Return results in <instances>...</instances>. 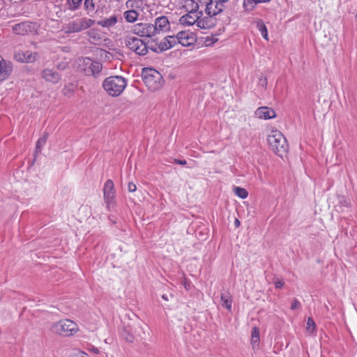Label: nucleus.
Instances as JSON below:
<instances>
[{"label":"nucleus","mask_w":357,"mask_h":357,"mask_svg":"<svg viewBox=\"0 0 357 357\" xmlns=\"http://www.w3.org/2000/svg\"><path fill=\"white\" fill-rule=\"evenodd\" d=\"M183 7L188 12H199V6L198 3L194 0H185Z\"/></svg>","instance_id":"obj_25"},{"label":"nucleus","mask_w":357,"mask_h":357,"mask_svg":"<svg viewBox=\"0 0 357 357\" xmlns=\"http://www.w3.org/2000/svg\"><path fill=\"white\" fill-rule=\"evenodd\" d=\"M42 77L47 82L57 84L61 80L60 74L52 68H45L41 72Z\"/></svg>","instance_id":"obj_17"},{"label":"nucleus","mask_w":357,"mask_h":357,"mask_svg":"<svg viewBox=\"0 0 357 357\" xmlns=\"http://www.w3.org/2000/svg\"><path fill=\"white\" fill-rule=\"evenodd\" d=\"M103 195L105 196H114L115 190L114 183L112 180L108 179L106 181L103 188Z\"/></svg>","instance_id":"obj_24"},{"label":"nucleus","mask_w":357,"mask_h":357,"mask_svg":"<svg viewBox=\"0 0 357 357\" xmlns=\"http://www.w3.org/2000/svg\"><path fill=\"white\" fill-rule=\"evenodd\" d=\"M3 0H0V10L1 9V8L3 7Z\"/></svg>","instance_id":"obj_50"},{"label":"nucleus","mask_w":357,"mask_h":357,"mask_svg":"<svg viewBox=\"0 0 357 357\" xmlns=\"http://www.w3.org/2000/svg\"><path fill=\"white\" fill-rule=\"evenodd\" d=\"M202 11L200 12H188L181 16L179 19L181 24L184 26L197 25L199 17L202 16Z\"/></svg>","instance_id":"obj_12"},{"label":"nucleus","mask_w":357,"mask_h":357,"mask_svg":"<svg viewBox=\"0 0 357 357\" xmlns=\"http://www.w3.org/2000/svg\"><path fill=\"white\" fill-rule=\"evenodd\" d=\"M217 40H218V39L216 38H211L209 37H207L205 40V43H206L207 45H210Z\"/></svg>","instance_id":"obj_41"},{"label":"nucleus","mask_w":357,"mask_h":357,"mask_svg":"<svg viewBox=\"0 0 357 357\" xmlns=\"http://www.w3.org/2000/svg\"><path fill=\"white\" fill-rule=\"evenodd\" d=\"M153 30L155 35L162 32L167 31L170 29V23L167 16L161 15L155 19L154 24H152Z\"/></svg>","instance_id":"obj_10"},{"label":"nucleus","mask_w":357,"mask_h":357,"mask_svg":"<svg viewBox=\"0 0 357 357\" xmlns=\"http://www.w3.org/2000/svg\"><path fill=\"white\" fill-rule=\"evenodd\" d=\"M268 84L267 78L263 76H260L258 81V85L262 88L266 89Z\"/></svg>","instance_id":"obj_36"},{"label":"nucleus","mask_w":357,"mask_h":357,"mask_svg":"<svg viewBox=\"0 0 357 357\" xmlns=\"http://www.w3.org/2000/svg\"><path fill=\"white\" fill-rule=\"evenodd\" d=\"M271 0H255V2L257 4L260 3H268L270 2Z\"/></svg>","instance_id":"obj_46"},{"label":"nucleus","mask_w":357,"mask_h":357,"mask_svg":"<svg viewBox=\"0 0 357 357\" xmlns=\"http://www.w3.org/2000/svg\"><path fill=\"white\" fill-rule=\"evenodd\" d=\"M255 0H243V6L247 12L252 11L255 8Z\"/></svg>","instance_id":"obj_32"},{"label":"nucleus","mask_w":357,"mask_h":357,"mask_svg":"<svg viewBox=\"0 0 357 357\" xmlns=\"http://www.w3.org/2000/svg\"><path fill=\"white\" fill-rule=\"evenodd\" d=\"M271 149L279 156H282L288 151L289 146L283 134L278 130H272L267 137Z\"/></svg>","instance_id":"obj_2"},{"label":"nucleus","mask_w":357,"mask_h":357,"mask_svg":"<svg viewBox=\"0 0 357 357\" xmlns=\"http://www.w3.org/2000/svg\"><path fill=\"white\" fill-rule=\"evenodd\" d=\"M162 298L164 300H165V301H167V300H168V298H167V295H165V294H164V295H162Z\"/></svg>","instance_id":"obj_49"},{"label":"nucleus","mask_w":357,"mask_h":357,"mask_svg":"<svg viewBox=\"0 0 357 357\" xmlns=\"http://www.w3.org/2000/svg\"><path fill=\"white\" fill-rule=\"evenodd\" d=\"M256 117L261 119H271L276 116L275 112L268 107H260L255 112Z\"/></svg>","instance_id":"obj_18"},{"label":"nucleus","mask_w":357,"mask_h":357,"mask_svg":"<svg viewBox=\"0 0 357 357\" xmlns=\"http://www.w3.org/2000/svg\"><path fill=\"white\" fill-rule=\"evenodd\" d=\"M175 36L176 44L179 43L183 47H189L196 41L194 33L189 31H180Z\"/></svg>","instance_id":"obj_11"},{"label":"nucleus","mask_w":357,"mask_h":357,"mask_svg":"<svg viewBox=\"0 0 357 357\" xmlns=\"http://www.w3.org/2000/svg\"><path fill=\"white\" fill-rule=\"evenodd\" d=\"M142 77L144 84L151 91L159 90L164 84L162 75L158 70L151 68H143Z\"/></svg>","instance_id":"obj_1"},{"label":"nucleus","mask_w":357,"mask_h":357,"mask_svg":"<svg viewBox=\"0 0 357 357\" xmlns=\"http://www.w3.org/2000/svg\"><path fill=\"white\" fill-rule=\"evenodd\" d=\"M284 282L282 280H277L275 282V287L277 289H281L284 287Z\"/></svg>","instance_id":"obj_40"},{"label":"nucleus","mask_w":357,"mask_h":357,"mask_svg":"<svg viewBox=\"0 0 357 357\" xmlns=\"http://www.w3.org/2000/svg\"><path fill=\"white\" fill-rule=\"evenodd\" d=\"M300 307H301V303L296 298H294V300L291 303V309L294 310Z\"/></svg>","instance_id":"obj_37"},{"label":"nucleus","mask_w":357,"mask_h":357,"mask_svg":"<svg viewBox=\"0 0 357 357\" xmlns=\"http://www.w3.org/2000/svg\"><path fill=\"white\" fill-rule=\"evenodd\" d=\"M205 13L215 17V16L222 13L225 8V5L217 0H206Z\"/></svg>","instance_id":"obj_9"},{"label":"nucleus","mask_w":357,"mask_h":357,"mask_svg":"<svg viewBox=\"0 0 357 357\" xmlns=\"http://www.w3.org/2000/svg\"><path fill=\"white\" fill-rule=\"evenodd\" d=\"M52 332L64 337L75 335L78 331L77 324L70 319H63L54 323L52 326Z\"/></svg>","instance_id":"obj_5"},{"label":"nucleus","mask_w":357,"mask_h":357,"mask_svg":"<svg viewBox=\"0 0 357 357\" xmlns=\"http://www.w3.org/2000/svg\"><path fill=\"white\" fill-rule=\"evenodd\" d=\"M118 22L117 17L115 15L109 17L103 18L98 22V24L102 27L110 29L114 27Z\"/></svg>","instance_id":"obj_20"},{"label":"nucleus","mask_w":357,"mask_h":357,"mask_svg":"<svg viewBox=\"0 0 357 357\" xmlns=\"http://www.w3.org/2000/svg\"><path fill=\"white\" fill-rule=\"evenodd\" d=\"M235 225L236 227H238L240 225V221L238 219H236L235 220Z\"/></svg>","instance_id":"obj_48"},{"label":"nucleus","mask_w":357,"mask_h":357,"mask_svg":"<svg viewBox=\"0 0 357 357\" xmlns=\"http://www.w3.org/2000/svg\"><path fill=\"white\" fill-rule=\"evenodd\" d=\"M132 31L133 33L141 37L151 38L155 36L153 26L151 23H137L132 26Z\"/></svg>","instance_id":"obj_8"},{"label":"nucleus","mask_w":357,"mask_h":357,"mask_svg":"<svg viewBox=\"0 0 357 357\" xmlns=\"http://www.w3.org/2000/svg\"><path fill=\"white\" fill-rule=\"evenodd\" d=\"M149 50H151L153 52H162L163 50H159L160 43H154L153 41L150 44L148 43Z\"/></svg>","instance_id":"obj_34"},{"label":"nucleus","mask_w":357,"mask_h":357,"mask_svg":"<svg viewBox=\"0 0 357 357\" xmlns=\"http://www.w3.org/2000/svg\"><path fill=\"white\" fill-rule=\"evenodd\" d=\"M315 323L312 317H308L307 321V330L309 331H314L315 329Z\"/></svg>","instance_id":"obj_35"},{"label":"nucleus","mask_w":357,"mask_h":357,"mask_svg":"<svg viewBox=\"0 0 357 357\" xmlns=\"http://www.w3.org/2000/svg\"><path fill=\"white\" fill-rule=\"evenodd\" d=\"M13 72V65L10 61L0 55V82L6 79Z\"/></svg>","instance_id":"obj_13"},{"label":"nucleus","mask_w":357,"mask_h":357,"mask_svg":"<svg viewBox=\"0 0 357 357\" xmlns=\"http://www.w3.org/2000/svg\"><path fill=\"white\" fill-rule=\"evenodd\" d=\"M37 54L30 51H18L15 53L14 58L16 61L22 63H32L36 61Z\"/></svg>","instance_id":"obj_16"},{"label":"nucleus","mask_w":357,"mask_h":357,"mask_svg":"<svg viewBox=\"0 0 357 357\" xmlns=\"http://www.w3.org/2000/svg\"><path fill=\"white\" fill-rule=\"evenodd\" d=\"M89 351L96 354H98L99 353V349L94 346H91L89 349Z\"/></svg>","instance_id":"obj_43"},{"label":"nucleus","mask_w":357,"mask_h":357,"mask_svg":"<svg viewBox=\"0 0 357 357\" xmlns=\"http://www.w3.org/2000/svg\"><path fill=\"white\" fill-rule=\"evenodd\" d=\"M217 24V20L213 16L207 15L205 17H199L197 20V26L202 29H211Z\"/></svg>","instance_id":"obj_15"},{"label":"nucleus","mask_w":357,"mask_h":357,"mask_svg":"<svg viewBox=\"0 0 357 357\" xmlns=\"http://www.w3.org/2000/svg\"><path fill=\"white\" fill-rule=\"evenodd\" d=\"M114 198H115V195L104 197V201H105V202L107 205V208L109 211H110L111 208H114V206H115Z\"/></svg>","instance_id":"obj_33"},{"label":"nucleus","mask_w":357,"mask_h":357,"mask_svg":"<svg viewBox=\"0 0 357 357\" xmlns=\"http://www.w3.org/2000/svg\"><path fill=\"white\" fill-rule=\"evenodd\" d=\"M84 8L87 14L93 13L96 9L94 0H84Z\"/></svg>","instance_id":"obj_27"},{"label":"nucleus","mask_w":357,"mask_h":357,"mask_svg":"<svg viewBox=\"0 0 357 357\" xmlns=\"http://www.w3.org/2000/svg\"><path fill=\"white\" fill-rule=\"evenodd\" d=\"M48 133L45 132L41 137H40L38 141L36 142V153H40L41 152V149L43 146L46 144L47 138H48Z\"/></svg>","instance_id":"obj_26"},{"label":"nucleus","mask_w":357,"mask_h":357,"mask_svg":"<svg viewBox=\"0 0 357 357\" xmlns=\"http://www.w3.org/2000/svg\"><path fill=\"white\" fill-rule=\"evenodd\" d=\"M160 43L159 50H167L174 47L176 44L175 36H167L163 38Z\"/></svg>","instance_id":"obj_19"},{"label":"nucleus","mask_w":357,"mask_h":357,"mask_svg":"<svg viewBox=\"0 0 357 357\" xmlns=\"http://www.w3.org/2000/svg\"><path fill=\"white\" fill-rule=\"evenodd\" d=\"M145 1L148 2V1H152L153 5H155V6H162L163 5L164 3L166 2V0H144Z\"/></svg>","instance_id":"obj_38"},{"label":"nucleus","mask_w":357,"mask_h":357,"mask_svg":"<svg viewBox=\"0 0 357 357\" xmlns=\"http://www.w3.org/2000/svg\"><path fill=\"white\" fill-rule=\"evenodd\" d=\"M94 33H95L94 31H89V35L90 36V38H93L94 39H96V36H93Z\"/></svg>","instance_id":"obj_47"},{"label":"nucleus","mask_w":357,"mask_h":357,"mask_svg":"<svg viewBox=\"0 0 357 357\" xmlns=\"http://www.w3.org/2000/svg\"><path fill=\"white\" fill-rule=\"evenodd\" d=\"M256 27L261 33V36L266 40H268V34L267 27L262 20L258 19L255 21Z\"/></svg>","instance_id":"obj_23"},{"label":"nucleus","mask_w":357,"mask_h":357,"mask_svg":"<svg viewBox=\"0 0 357 357\" xmlns=\"http://www.w3.org/2000/svg\"><path fill=\"white\" fill-rule=\"evenodd\" d=\"M81 62L79 66L86 75L97 76L102 69L100 62L93 61L88 57L82 59Z\"/></svg>","instance_id":"obj_7"},{"label":"nucleus","mask_w":357,"mask_h":357,"mask_svg":"<svg viewBox=\"0 0 357 357\" xmlns=\"http://www.w3.org/2000/svg\"><path fill=\"white\" fill-rule=\"evenodd\" d=\"M75 86L73 84H68L64 86L63 89V93L66 96L70 97L73 95Z\"/></svg>","instance_id":"obj_30"},{"label":"nucleus","mask_w":357,"mask_h":357,"mask_svg":"<svg viewBox=\"0 0 357 357\" xmlns=\"http://www.w3.org/2000/svg\"><path fill=\"white\" fill-rule=\"evenodd\" d=\"M259 342V331L257 327H254L252 329L251 342L253 344V347H255V344H258Z\"/></svg>","instance_id":"obj_31"},{"label":"nucleus","mask_w":357,"mask_h":357,"mask_svg":"<svg viewBox=\"0 0 357 357\" xmlns=\"http://www.w3.org/2000/svg\"><path fill=\"white\" fill-rule=\"evenodd\" d=\"M95 21L84 17H77L69 21L64 26V32L67 34L75 33L86 30L94 25Z\"/></svg>","instance_id":"obj_4"},{"label":"nucleus","mask_w":357,"mask_h":357,"mask_svg":"<svg viewBox=\"0 0 357 357\" xmlns=\"http://www.w3.org/2000/svg\"><path fill=\"white\" fill-rule=\"evenodd\" d=\"M128 190L129 192H133L136 191L137 186H136V185L134 183L129 182L128 185Z\"/></svg>","instance_id":"obj_39"},{"label":"nucleus","mask_w":357,"mask_h":357,"mask_svg":"<svg viewBox=\"0 0 357 357\" xmlns=\"http://www.w3.org/2000/svg\"><path fill=\"white\" fill-rule=\"evenodd\" d=\"M35 29V24L29 22H24L13 26V31L18 35H26Z\"/></svg>","instance_id":"obj_14"},{"label":"nucleus","mask_w":357,"mask_h":357,"mask_svg":"<svg viewBox=\"0 0 357 357\" xmlns=\"http://www.w3.org/2000/svg\"><path fill=\"white\" fill-rule=\"evenodd\" d=\"M124 43L127 48L139 56H144L149 52L148 43L141 38L126 36L124 38Z\"/></svg>","instance_id":"obj_6"},{"label":"nucleus","mask_w":357,"mask_h":357,"mask_svg":"<svg viewBox=\"0 0 357 357\" xmlns=\"http://www.w3.org/2000/svg\"><path fill=\"white\" fill-rule=\"evenodd\" d=\"M234 192L236 196H238V197H240L241 199H245L248 196V191L245 188H243L241 187H237V186L234 187Z\"/></svg>","instance_id":"obj_29"},{"label":"nucleus","mask_w":357,"mask_h":357,"mask_svg":"<svg viewBox=\"0 0 357 357\" xmlns=\"http://www.w3.org/2000/svg\"><path fill=\"white\" fill-rule=\"evenodd\" d=\"M84 0H68V9L72 11L79 9Z\"/></svg>","instance_id":"obj_28"},{"label":"nucleus","mask_w":357,"mask_h":357,"mask_svg":"<svg viewBox=\"0 0 357 357\" xmlns=\"http://www.w3.org/2000/svg\"><path fill=\"white\" fill-rule=\"evenodd\" d=\"M126 339L128 342H132L134 340V337L130 334H128V336L126 337Z\"/></svg>","instance_id":"obj_44"},{"label":"nucleus","mask_w":357,"mask_h":357,"mask_svg":"<svg viewBox=\"0 0 357 357\" xmlns=\"http://www.w3.org/2000/svg\"><path fill=\"white\" fill-rule=\"evenodd\" d=\"M127 86V80L122 76H110L102 82V87L108 95L116 97L123 93Z\"/></svg>","instance_id":"obj_3"},{"label":"nucleus","mask_w":357,"mask_h":357,"mask_svg":"<svg viewBox=\"0 0 357 357\" xmlns=\"http://www.w3.org/2000/svg\"><path fill=\"white\" fill-rule=\"evenodd\" d=\"M139 16V13L133 9L126 10L123 13V17L128 23L135 22L138 20Z\"/></svg>","instance_id":"obj_22"},{"label":"nucleus","mask_w":357,"mask_h":357,"mask_svg":"<svg viewBox=\"0 0 357 357\" xmlns=\"http://www.w3.org/2000/svg\"><path fill=\"white\" fill-rule=\"evenodd\" d=\"M77 357H88V354H86L85 352H79L77 354Z\"/></svg>","instance_id":"obj_45"},{"label":"nucleus","mask_w":357,"mask_h":357,"mask_svg":"<svg viewBox=\"0 0 357 357\" xmlns=\"http://www.w3.org/2000/svg\"><path fill=\"white\" fill-rule=\"evenodd\" d=\"M220 300L222 305L227 308L229 311L231 310L232 298L229 291H223L221 293Z\"/></svg>","instance_id":"obj_21"},{"label":"nucleus","mask_w":357,"mask_h":357,"mask_svg":"<svg viewBox=\"0 0 357 357\" xmlns=\"http://www.w3.org/2000/svg\"><path fill=\"white\" fill-rule=\"evenodd\" d=\"M174 163L181 165H185L187 164V162L185 160L174 159Z\"/></svg>","instance_id":"obj_42"}]
</instances>
